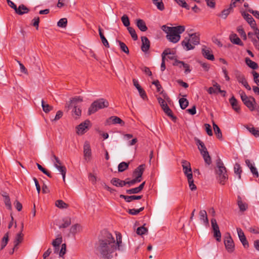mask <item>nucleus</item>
<instances>
[{
	"label": "nucleus",
	"mask_w": 259,
	"mask_h": 259,
	"mask_svg": "<svg viewBox=\"0 0 259 259\" xmlns=\"http://www.w3.org/2000/svg\"><path fill=\"white\" fill-rule=\"evenodd\" d=\"M116 240L111 233L103 230L95 246L96 253L102 259H111L117 250H120L122 244V237L120 233L116 234Z\"/></svg>",
	"instance_id": "obj_1"
},
{
	"label": "nucleus",
	"mask_w": 259,
	"mask_h": 259,
	"mask_svg": "<svg viewBox=\"0 0 259 259\" xmlns=\"http://www.w3.org/2000/svg\"><path fill=\"white\" fill-rule=\"evenodd\" d=\"M161 29L167 34L166 38L172 43L178 42L181 38L180 34L185 30V26L182 25L175 27L163 25Z\"/></svg>",
	"instance_id": "obj_2"
},
{
	"label": "nucleus",
	"mask_w": 259,
	"mask_h": 259,
	"mask_svg": "<svg viewBox=\"0 0 259 259\" xmlns=\"http://www.w3.org/2000/svg\"><path fill=\"white\" fill-rule=\"evenodd\" d=\"M200 43L199 34L197 33H194L189 34V37H185L182 41V45L186 51H189L194 49L193 45H197Z\"/></svg>",
	"instance_id": "obj_3"
},
{
	"label": "nucleus",
	"mask_w": 259,
	"mask_h": 259,
	"mask_svg": "<svg viewBox=\"0 0 259 259\" xmlns=\"http://www.w3.org/2000/svg\"><path fill=\"white\" fill-rule=\"evenodd\" d=\"M216 173L218 176L219 183L222 185H224L228 177L226 168L221 159H218L217 161Z\"/></svg>",
	"instance_id": "obj_4"
},
{
	"label": "nucleus",
	"mask_w": 259,
	"mask_h": 259,
	"mask_svg": "<svg viewBox=\"0 0 259 259\" xmlns=\"http://www.w3.org/2000/svg\"><path fill=\"white\" fill-rule=\"evenodd\" d=\"M109 102L103 98L95 101L90 106L88 110V114L91 115L98 110L108 107Z\"/></svg>",
	"instance_id": "obj_5"
},
{
	"label": "nucleus",
	"mask_w": 259,
	"mask_h": 259,
	"mask_svg": "<svg viewBox=\"0 0 259 259\" xmlns=\"http://www.w3.org/2000/svg\"><path fill=\"white\" fill-rule=\"evenodd\" d=\"M241 99L244 105L251 111L255 110L256 103L255 99L251 96H247L244 91H240Z\"/></svg>",
	"instance_id": "obj_6"
},
{
	"label": "nucleus",
	"mask_w": 259,
	"mask_h": 259,
	"mask_svg": "<svg viewBox=\"0 0 259 259\" xmlns=\"http://www.w3.org/2000/svg\"><path fill=\"white\" fill-rule=\"evenodd\" d=\"M235 75L239 83H241L247 90H251V87L248 84L245 76L240 71L236 70L235 72Z\"/></svg>",
	"instance_id": "obj_7"
},
{
	"label": "nucleus",
	"mask_w": 259,
	"mask_h": 259,
	"mask_svg": "<svg viewBox=\"0 0 259 259\" xmlns=\"http://www.w3.org/2000/svg\"><path fill=\"white\" fill-rule=\"evenodd\" d=\"M211 223L213 231V236L218 241H220L221 240V233L216 220L214 219H212L211 220Z\"/></svg>",
	"instance_id": "obj_8"
},
{
	"label": "nucleus",
	"mask_w": 259,
	"mask_h": 259,
	"mask_svg": "<svg viewBox=\"0 0 259 259\" xmlns=\"http://www.w3.org/2000/svg\"><path fill=\"white\" fill-rule=\"evenodd\" d=\"M224 244L226 249L228 252L231 253L234 251L235 246L233 239L230 234H229L225 238Z\"/></svg>",
	"instance_id": "obj_9"
},
{
	"label": "nucleus",
	"mask_w": 259,
	"mask_h": 259,
	"mask_svg": "<svg viewBox=\"0 0 259 259\" xmlns=\"http://www.w3.org/2000/svg\"><path fill=\"white\" fill-rule=\"evenodd\" d=\"M90 124V121L86 120L84 122L79 124L76 127V133L78 135H83L89 130V125Z\"/></svg>",
	"instance_id": "obj_10"
},
{
	"label": "nucleus",
	"mask_w": 259,
	"mask_h": 259,
	"mask_svg": "<svg viewBox=\"0 0 259 259\" xmlns=\"http://www.w3.org/2000/svg\"><path fill=\"white\" fill-rule=\"evenodd\" d=\"M240 13L242 16L247 21L252 28H255V26H256L255 20L250 15L246 13L244 11H240Z\"/></svg>",
	"instance_id": "obj_11"
},
{
	"label": "nucleus",
	"mask_w": 259,
	"mask_h": 259,
	"mask_svg": "<svg viewBox=\"0 0 259 259\" xmlns=\"http://www.w3.org/2000/svg\"><path fill=\"white\" fill-rule=\"evenodd\" d=\"M133 84H134V86L138 90L141 97L143 100H147L148 98H147V95L146 94V92L142 88V87L140 86V85L139 84L138 80H136V79H133Z\"/></svg>",
	"instance_id": "obj_12"
},
{
	"label": "nucleus",
	"mask_w": 259,
	"mask_h": 259,
	"mask_svg": "<svg viewBox=\"0 0 259 259\" xmlns=\"http://www.w3.org/2000/svg\"><path fill=\"white\" fill-rule=\"evenodd\" d=\"M142 40V46H141V50L143 52L145 53H147L149 49L150 46V40L146 36H142L141 37Z\"/></svg>",
	"instance_id": "obj_13"
},
{
	"label": "nucleus",
	"mask_w": 259,
	"mask_h": 259,
	"mask_svg": "<svg viewBox=\"0 0 259 259\" xmlns=\"http://www.w3.org/2000/svg\"><path fill=\"white\" fill-rule=\"evenodd\" d=\"M145 165L141 164L137 167L133 172V175L138 180H141V177L145 169Z\"/></svg>",
	"instance_id": "obj_14"
},
{
	"label": "nucleus",
	"mask_w": 259,
	"mask_h": 259,
	"mask_svg": "<svg viewBox=\"0 0 259 259\" xmlns=\"http://www.w3.org/2000/svg\"><path fill=\"white\" fill-rule=\"evenodd\" d=\"M92 155L91 149L88 142H85L83 145V155L84 158L90 159Z\"/></svg>",
	"instance_id": "obj_15"
},
{
	"label": "nucleus",
	"mask_w": 259,
	"mask_h": 259,
	"mask_svg": "<svg viewBox=\"0 0 259 259\" xmlns=\"http://www.w3.org/2000/svg\"><path fill=\"white\" fill-rule=\"evenodd\" d=\"M202 54L203 56L207 59L213 61L214 60V57L212 54L211 50L205 47L202 49Z\"/></svg>",
	"instance_id": "obj_16"
},
{
	"label": "nucleus",
	"mask_w": 259,
	"mask_h": 259,
	"mask_svg": "<svg viewBox=\"0 0 259 259\" xmlns=\"http://www.w3.org/2000/svg\"><path fill=\"white\" fill-rule=\"evenodd\" d=\"M108 124H120L121 125L124 124V122L117 116H111L107 120Z\"/></svg>",
	"instance_id": "obj_17"
},
{
	"label": "nucleus",
	"mask_w": 259,
	"mask_h": 259,
	"mask_svg": "<svg viewBox=\"0 0 259 259\" xmlns=\"http://www.w3.org/2000/svg\"><path fill=\"white\" fill-rule=\"evenodd\" d=\"M229 102L231 105L233 109L237 113H239L240 111V107L238 105V103L237 100L234 97V96H232L229 99Z\"/></svg>",
	"instance_id": "obj_18"
},
{
	"label": "nucleus",
	"mask_w": 259,
	"mask_h": 259,
	"mask_svg": "<svg viewBox=\"0 0 259 259\" xmlns=\"http://www.w3.org/2000/svg\"><path fill=\"white\" fill-rule=\"evenodd\" d=\"M7 3L8 4V5L11 7L12 8V9H13L15 11V13L16 14H22L23 13L21 12L20 11H19V9L20 8H22L24 9V8L25 9V6L23 4H21L20 5L18 8L17 7L16 5L13 2H12L10 0H7Z\"/></svg>",
	"instance_id": "obj_19"
},
{
	"label": "nucleus",
	"mask_w": 259,
	"mask_h": 259,
	"mask_svg": "<svg viewBox=\"0 0 259 259\" xmlns=\"http://www.w3.org/2000/svg\"><path fill=\"white\" fill-rule=\"evenodd\" d=\"M23 229V223L21 224V232L17 234L14 240V246L15 247H17V246L20 243H21L23 239V234L22 233Z\"/></svg>",
	"instance_id": "obj_20"
},
{
	"label": "nucleus",
	"mask_w": 259,
	"mask_h": 259,
	"mask_svg": "<svg viewBox=\"0 0 259 259\" xmlns=\"http://www.w3.org/2000/svg\"><path fill=\"white\" fill-rule=\"evenodd\" d=\"M110 183L114 186L118 187H122L125 186V181L121 180L117 178H112Z\"/></svg>",
	"instance_id": "obj_21"
},
{
	"label": "nucleus",
	"mask_w": 259,
	"mask_h": 259,
	"mask_svg": "<svg viewBox=\"0 0 259 259\" xmlns=\"http://www.w3.org/2000/svg\"><path fill=\"white\" fill-rule=\"evenodd\" d=\"M119 197L121 198H123L125 200V201L127 202H130L134 200H139L141 199L142 198V195H131V196H126L122 194L120 195Z\"/></svg>",
	"instance_id": "obj_22"
},
{
	"label": "nucleus",
	"mask_w": 259,
	"mask_h": 259,
	"mask_svg": "<svg viewBox=\"0 0 259 259\" xmlns=\"http://www.w3.org/2000/svg\"><path fill=\"white\" fill-rule=\"evenodd\" d=\"M237 204L241 211H244L248 208V204L242 200L240 196L237 197Z\"/></svg>",
	"instance_id": "obj_23"
},
{
	"label": "nucleus",
	"mask_w": 259,
	"mask_h": 259,
	"mask_svg": "<svg viewBox=\"0 0 259 259\" xmlns=\"http://www.w3.org/2000/svg\"><path fill=\"white\" fill-rule=\"evenodd\" d=\"M180 64H182L183 65V67L185 68V73L186 74H188L191 72V69H190L189 65L187 63H185L183 61H179L177 59H176L175 62L173 63V65H179Z\"/></svg>",
	"instance_id": "obj_24"
},
{
	"label": "nucleus",
	"mask_w": 259,
	"mask_h": 259,
	"mask_svg": "<svg viewBox=\"0 0 259 259\" xmlns=\"http://www.w3.org/2000/svg\"><path fill=\"white\" fill-rule=\"evenodd\" d=\"M230 39L231 41L234 44L240 46H243V43L242 42L241 39L238 37L236 34H232L230 36Z\"/></svg>",
	"instance_id": "obj_25"
},
{
	"label": "nucleus",
	"mask_w": 259,
	"mask_h": 259,
	"mask_svg": "<svg viewBox=\"0 0 259 259\" xmlns=\"http://www.w3.org/2000/svg\"><path fill=\"white\" fill-rule=\"evenodd\" d=\"M136 25L141 31L145 32L148 29L145 22L142 19H139L137 20Z\"/></svg>",
	"instance_id": "obj_26"
},
{
	"label": "nucleus",
	"mask_w": 259,
	"mask_h": 259,
	"mask_svg": "<svg viewBox=\"0 0 259 259\" xmlns=\"http://www.w3.org/2000/svg\"><path fill=\"white\" fill-rule=\"evenodd\" d=\"M199 218L201 221L203 222V223L207 225L209 224L208 219L207 218V213L205 210H201L199 212Z\"/></svg>",
	"instance_id": "obj_27"
},
{
	"label": "nucleus",
	"mask_w": 259,
	"mask_h": 259,
	"mask_svg": "<svg viewBox=\"0 0 259 259\" xmlns=\"http://www.w3.org/2000/svg\"><path fill=\"white\" fill-rule=\"evenodd\" d=\"M55 167L61 172L62 175L64 182L65 181V175L66 173V168L65 166L61 165H58L57 163H54Z\"/></svg>",
	"instance_id": "obj_28"
},
{
	"label": "nucleus",
	"mask_w": 259,
	"mask_h": 259,
	"mask_svg": "<svg viewBox=\"0 0 259 259\" xmlns=\"http://www.w3.org/2000/svg\"><path fill=\"white\" fill-rule=\"evenodd\" d=\"M212 125H213L214 132L215 134L216 135L217 138L219 140H222V139H223L222 134V132L220 130V127L213 121L212 122Z\"/></svg>",
	"instance_id": "obj_29"
},
{
	"label": "nucleus",
	"mask_w": 259,
	"mask_h": 259,
	"mask_svg": "<svg viewBox=\"0 0 259 259\" xmlns=\"http://www.w3.org/2000/svg\"><path fill=\"white\" fill-rule=\"evenodd\" d=\"M98 30H99L100 37L101 38L102 42L103 43V45L107 48H109V43H108L107 40L106 39V38H105V37L104 36V35L102 32V29H101L100 26H99Z\"/></svg>",
	"instance_id": "obj_30"
},
{
	"label": "nucleus",
	"mask_w": 259,
	"mask_h": 259,
	"mask_svg": "<svg viewBox=\"0 0 259 259\" xmlns=\"http://www.w3.org/2000/svg\"><path fill=\"white\" fill-rule=\"evenodd\" d=\"M245 61L247 65L250 68L253 69H256L258 68L257 64L256 62L252 61L249 58H246Z\"/></svg>",
	"instance_id": "obj_31"
},
{
	"label": "nucleus",
	"mask_w": 259,
	"mask_h": 259,
	"mask_svg": "<svg viewBox=\"0 0 259 259\" xmlns=\"http://www.w3.org/2000/svg\"><path fill=\"white\" fill-rule=\"evenodd\" d=\"M202 156L205 163L210 165L211 163V159L208 151L204 152L201 154Z\"/></svg>",
	"instance_id": "obj_32"
},
{
	"label": "nucleus",
	"mask_w": 259,
	"mask_h": 259,
	"mask_svg": "<svg viewBox=\"0 0 259 259\" xmlns=\"http://www.w3.org/2000/svg\"><path fill=\"white\" fill-rule=\"evenodd\" d=\"M72 115L75 118H78L81 114V110L79 107H78L75 105H74L73 109L72 110Z\"/></svg>",
	"instance_id": "obj_33"
},
{
	"label": "nucleus",
	"mask_w": 259,
	"mask_h": 259,
	"mask_svg": "<svg viewBox=\"0 0 259 259\" xmlns=\"http://www.w3.org/2000/svg\"><path fill=\"white\" fill-rule=\"evenodd\" d=\"M41 106L45 113H48L53 109V107L47 103L44 100H41Z\"/></svg>",
	"instance_id": "obj_34"
},
{
	"label": "nucleus",
	"mask_w": 259,
	"mask_h": 259,
	"mask_svg": "<svg viewBox=\"0 0 259 259\" xmlns=\"http://www.w3.org/2000/svg\"><path fill=\"white\" fill-rule=\"evenodd\" d=\"M63 223L59 226V228H66L71 225V218L70 217H66L63 219Z\"/></svg>",
	"instance_id": "obj_35"
},
{
	"label": "nucleus",
	"mask_w": 259,
	"mask_h": 259,
	"mask_svg": "<svg viewBox=\"0 0 259 259\" xmlns=\"http://www.w3.org/2000/svg\"><path fill=\"white\" fill-rule=\"evenodd\" d=\"M163 110L164 112V113L167 116L171 117L173 120L175 121L176 120L177 117L173 115L171 110L169 108L168 105L167 106L165 107V108L163 109Z\"/></svg>",
	"instance_id": "obj_36"
},
{
	"label": "nucleus",
	"mask_w": 259,
	"mask_h": 259,
	"mask_svg": "<svg viewBox=\"0 0 259 259\" xmlns=\"http://www.w3.org/2000/svg\"><path fill=\"white\" fill-rule=\"evenodd\" d=\"M196 143L197 145L198 146V149L201 154L203 153V151H208L204 143L201 141H200L199 139H197L196 140Z\"/></svg>",
	"instance_id": "obj_37"
},
{
	"label": "nucleus",
	"mask_w": 259,
	"mask_h": 259,
	"mask_svg": "<svg viewBox=\"0 0 259 259\" xmlns=\"http://www.w3.org/2000/svg\"><path fill=\"white\" fill-rule=\"evenodd\" d=\"M153 3L157 7V8L162 11L164 9V6L162 0H152Z\"/></svg>",
	"instance_id": "obj_38"
},
{
	"label": "nucleus",
	"mask_w": 259,
	"mask_h": 259,
	"mask_svg": "<svg viewBox=\"0 0 259 259\" xmlns=\"http://www.w3.org/2000/svg\"><path fill=\"white\" fill-rule=\"evenodd\" d=\"M117 42L118 43L119 46L120 47V50L125 53L126 54H129V50L127 46L125 45V43L123 42H122L120 40H117Z\"/></svg>",
	"instance_id": "obj_39"
},
{
	"label": "nucleus",
	"mask_w": 259,
	"mask_h": 259,
	"mask_svg": "<svg viewBox=\"0 0 259 259\" xmlns=\"http://www.w3.org/2000/svg\"><path fill=\"white\" fill-rule=\"evenodd\" d=\"M9 241V233H7L5 234L4 236L2 238L1 241V249H3L8 244Z\"/></svg>",
	"instance_id": "obj_40"
},
{
	"label": "nucleus",
	"mask_w": 259,
	"mask_h": 259,
	"mask_svg": "<svg viewBox=\"0 0 259 259\" xmlns=\"http://www.w3.org/2000/svg\"><path fill=\"white\" fill-rule=\"evenodd\" d=\"M183 172L185 175L187 177V179L189 178H192L193 177L192 171L191 166L187 167H184L183 168Z\"/></svg>",
	"instance_id": "obj_41"
},
{
	"label": "nucleus",
	"mask_w": 259,
	"mask_h": 259,
	"mask_svg": "<svg viewBox=\"0 0 259 259\" xmlns=\"http://www.w3.org/2000/svg\"><path fill=\"white\" fill-rule=\"evenodd\" d=\"M127 29L133 40H137L138 39V35L135 29L132 27H128Z\"/></svg>",
	"instance_id": "obj_42"
},
{
	"label": "nucleus",
	"mask_w": 259,
	"mask_h": 259,
	"mask_svg": "<svg viewBox=\"0 0 259 259\" xmlns=\"http://www.w3.org/2000/svg\"><path fill=\"white\" fill-rule=\"evenodd\" d=\"M179 103L182 109H186L189 104L188 101L186 98H182L179 100Z\"/></svg>",
	"instance_id": "obj_43"
},
{
	"label": "nucleus",
	"mask_w": 259,
	"mask_h": 259,
	"mask_svg": "<svg viewBox=\"0 0 259 259\" xmlns=\"http://www.w3.org/2000/svg\"><path fill=\"white\" fill-rule=\"evenodd\" d=\"M55 205L60 208H66L68 206V205L62 200H57L55 202Z\"/></svg>",
	"instance_id": "obj_44"
},
{
	"label": "nucleus",
	"mask_w": 259,
	"mask_h": 259,
	"mask_svg": "<svg viewBox=\"0 0 259 259\" xmlns=\"http://www.w3.org/2000/svg\"><path fill=\"white\" fill-rule=\"evenodd\" d=\"M246 128L255 137H259V129L254 127H250L249 126L246 127Z\"/></svg>",
	"instance_id": "obj_45"
},
{
	"label": "nucleus",
	"mask_w": 259,
	"mask_h": 259,
	"mask_svg": "<svg viewBox=\"0 0 259 259\" xmlns=\"http://www.w3.org/2000/svg\"><path fill=\"white\" fill-rule=\"evenodd\" d=\"M237 31L244 40H246L247 39L246 33L242 26H239L237 28Z\"/></svg>",
	"instance_id": "obj_46"
},
{
	"label": "nucleus",
	"mask_w": 259,
	"mask_h": 259,
	"mask_svg": "<svg viewBox=\"0 0 259 259\" xmlns=\"http://www.w3.org/2000/svg\"><path fill=\"white\" fill-rule=\"evenodd\" d=\"M234 172L238 175L239 179L241 178V174L242 172L241 167L239 164L236 163L234 167Z\"/></svg>",
	"instance_id": "obj_47"
},
{
	"label": "nucleus",
	"mask_w": 259,
	"mask_h": 259,
	"mask_svg": "<svg viewBox=\"0 0 259 259\" xmlns=\"http://www.w3.org/2000/svg\"><path fill=\"white\" fill-rule=\"evenodd\" d=\"M121 20L124 26L127 27H130V22L129 18L126 15H123L122 16Z\"/></svg>",
	"instance_id": "obj_48"
},
{
	"label": "nucleus",
	"mask_w": 259,
	"mask_h": 259,
	"mask_svg": "<svg viewBox=\"0 0 259 259\" xmlns=\"http://www.w3.org/2000/svg\"><path fill=\"white\" fill-rule=\"evenodd\" d=\"M2 196L5 198L4 201L6 206L9 209H11L12 205L9 196L5 194H3Z\"/></svg>",
	"instance_id": "obj_49"
},
{
	"label": "nucleus",
	"mask_w": 259,
	"mask_h": 259,
	"mask_svg": "<svg viewBox=\"0 0 259 259\" xmlns=\"http://www.w3.org/2000/svg\"><path fill=\"white\" fill-rule=\"evenodd\" d=\"M128 163L125 162L120 163L118 166V170L119 172H122L128 168Z\"/></svg>",
	"instance_id": "obj_50"
},
{
	"label": "nucleus",
	"mask_w": 259,
	"mask_h": 259,
	"mask_svg": "<svg viewBox=\"0 0 259 259\" xmlns=\"http://www.w3.org/2000/svg\"><path fill=\"white\" fill-rule=\"evenodd\" d=\"M80 229V226L76 224L72 226L70 229V232L73 234H76L77 232L79 231Z\"/></svg>",
	"instance_id": "obj_51"
},
{
	"label": "nucleus",
	"mask_w": 259,
	"mask_h": 259,
	"mask_svg": "<svg viewBox=\"0 0 259 259\" xmlns=\"http://www.w3.org/2000/svg\"><path fill=\"white\" fill-rule=\"evenodd\" d=\"M231 10L229 8L227 9L223 10L221 14L218 15L219 17H220L223 19H226L228 15L230 14Z\"/></svg>",
	"instance_id": "obj_52"
},
{
	"label": "nucleus",
	"mask_w": 259,
	"mask_h": 259,
	"mask_svg": "<svg viewBox=\"0 0 259 259\" xmlns=\"http://www.w3.org/2000/svg\"><path fill=\"white\" fill-rule=\"evenodd\" d=\"M144 209V207H142L138 209H136L135 208L130 209L128 210L127 212L129 214H130L131 215H137L140 212L143 211Z\"/></svg>",
	"instance_id": "obj_53"
},
{
	"label": "nucleus",
	"mask_w": 259,
	"mask_h": 259,
	"mask_svg": "<svg viewBox=\"0 0 259 259\" xmlns=\"http://www.w3.org/2000/svg\"><path fill=\"white\" fill-rule=\"evenodd\" d=\"M67 20L66 18H62L57 23V25L62 28H65L67 26Z\"/></svg>",
	"instance_id": "obj_54"
},
{
	"label": "nucleus",
	"mask_w": 259,
	"mask_h": 259,
	"mask_svg": "<svg viewBox=\"0 0 259 259\" xmlns=\"http://www.w3.org/2000/svg\"><path fill=\"white\" fill-rule=\"evenodd\" d=\"M148 232V229L144 227V226H142L138 227L137 229V233L138 235H142L143 234H146Z\"/></svg>",
	"instance_id": "obj_55"
},
{
	"label": "nucleus",
	"mask_w": 259,
	"mask_h": 259,
	"mask_svg": "<svg viewBox=\"0 0 259 259\" xmlns=\"http://www.w3.org/2000/svg\"><path fill=\"white\" fill-rule=\"evenodd\" d=\"M177 3L183 8H186L187 10L190 9V7L186 3L185 0H175Z\"/></svg>",
	"instance_id": "obj_56"
},
{
	"label": "nucleus",
	"mask_w": 259,
	"mask_h": 259,
	"mask_svg": "<svg viewBox=\"0 0 259 259\" xmlns=\"http://www.w3.org/2000/svg\"><path fill=\"white\" fill-rule=\"evenodd\" d=\"M128 179H126L125 181V185H128L129 187L134 185L135 184L138 182H140L141 180H138L137 178H135L131 181H127Z\"/></svg>",
	"instance_id": "obj_57"
},
{
	"label": "nucleus",
	"mask_w": 259,
	"mask_h": 259,
	"mask_svg": "<svg viewBox=\"0 0 259 259\" xmlns=\"http://www.w3.org/2000/svg\"><path fill=\"white\" fill-rule=\"evenodd\" d=\"M62 238L61 237H58L52 242V245L54 247H60V245L62 243Z\"/></svg>",
	"instance_id": "obj_58"
},
{
	"label": "nucleus",
	"mask_w": 259,
	"mask_h": 259,
	"mask_svg": "<svg viewBox=\"0 0 259 259\" xmlns=\"http://www.w3.org/2000/svg\"><path fill=\"white\" fill-rule=\"evenodd\" d=\"M188 183H189V186L190 189L192 191L195 190L196 189V186L194 184V180L193 179V177H192V178H188Z\"/></svg>",
	"instance_id": "obj_59"
},
{
	"label": "nucleus",
	"mask_w": 259,
	"mask_h": 259,
	"mask_svg": "<svg viewBox=\"0 0 259 259\" xmlns=\"http://www.w3.org/2000/svg\"><path fill=\"white\" fill-rule=\"evenodd\" d=\"M39 23V18L38 17H34L31 22V24L34 27H36V29L37 30L38 29Z\"/></svg>",
	"instance_id": "obj_60"
},
{
	"label": "nucleus",
	"mask_w": 259,
	"mask_h": 259,
	"mask_svg": "<svg viewBox=\"0 0 259 259\" xmlns=\"http://www.w3.org/2000/svg\"><path fill=\"white\" fill-rule=\"evenodd\" d=\"M157 100H158L159 104H160V105L162 109H163L165 108V107L167 106L165 100L164 99H163L162 98L158 97Z\"/></svg>",
	"instance_id": "obj_61"
},
{
	"label": "nucleus",
	"mask_w": 259,
	"mask_h": 259,
	"mask_svg": "<svg viewBox=\"0 0 259 259\" xmlns=\"http://www.w3.org/2000/svg\"><path fill=\"white\" fill-rule=\"evenodd\" d=\"M204 126L205 127V130L208 135L209 136H212L213 133L210 124L208 123H205L204 124Z\"/></svg>",
	"instance_id": "obj_62"
},
{
	"label": "nucleus",
	"mask_w": 259,
	"mask_h": 259,
	"mask_svg": "<svg viewBox=\"0 0 259 259\" xmlns=\"http://www.w3.org/2000/svg\"><path fill=\"white\" fill-rule=\"evenodd\" d=\"M239 239H240V241L241 242L242 245H243V246L245 248H248V247L249 244H248V242L247 240H246L245 236H243L242 237L240 238Z\"/></svg>",
	"instance_id": "obj_63"
},
{
	"label": "nucleus",
	"mask_w": 259,
	"mask_h": 259,
	"mask_svg": "<svg viewBox=\"0 0 259 259\" xmlns=\"http://www.w3.org/2000/svg\"><path fill=\"white\" fill-rule=\"evenodd\" d=\"M248 12L252 14L256 18L259 19V11L253 10L251 9H248L247 10Z\"/></svg>",
	"instance_id": "obj_64"
}]
</instances>
